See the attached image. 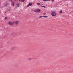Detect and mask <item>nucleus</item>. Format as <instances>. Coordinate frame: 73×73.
<instances>
[{"label":"nucleus","mask_w":73,"mask_h":73,"mask_svg":"<svg viewBox=\"0 0 73 73\" xmlns=\"http://www.w3.org/2000/svg\"><path fill=\"white\" fill-rule=\"evenodd\" d=\"M72 1H73V0H72Z\"/></svg>","instance_id":"5701e85b"},{"label":"nucleus","mask_w":73,"mask_h":73,"mask_svg":"<svg viewBox=\"0 0 73 73\" xmlns=\"http://www.w3.org/2000/svg\"><path fill=\"white\" fill-rule=\"evenodd\" d=\"M34 12H40V9H35L34 10Z\"/></svg>","instance_id":"f03ea898"},{"label":"nucleus","mask_w":73,"mask_h":73,"mask_svg":"<svg viewBox=\"0 0 73 73\" xmlns=\"http://www.w3.org/2000/svg\"><path fill=\"white\" fill-rule=\"evenodd\" d=\"M41 17H43V16H40L39 17V18H41Z\"/></svg>","instance_id":"ddd939ff"},{"label":"nucleus","mask_w":73,"mask_h":73,"mask_svg":"<svg viewBox=\"0 0 73 73\" xmlns=\"http://www.w3.org/2000/svg\"><path fill=\"white\" fill-rule=\"evenodd\" d=\"M13 0H9V1H11L12 2V1Z\"/></svg>","instance_id":"a211bd4d"},{"label":"nucleus","mask_w":73,"mask_h":73,"mask_svg":"<svg viewBox=\"0 0 73 73\" xmlns=\"http://www.w3.org/2000/svg\"><path fill=\"white\" fill-rule=\"evenodd\" d=\"M62 13V10H61L60 11V13Z\"/></svg>","instance_id":"1a4fd4ad"},{"label":"nucleus","mask_w":73,"mask_h":73,"mask_svg":"<svg viewBox=\"0 0 73 73\" xmlns=\"http://www.w3.org/2000/svg\"><path fill=\"white\" fill-rule=\"evenodd\" d=\"M44 1H48V0H43Z\"/></svg>","instance_id":"4468645a"},{"label":"nucleus","mask_w":73,"mask_h":73,"mask_svg":"<svg viewBox=\"0 0 73 73\" xmlns=\"http://www.w3.org/2000/svg\"><path fill=\"white\" fill-rule=\"evenodd\" d=\"M40 3H37V5H40Z\"/></svg>","instance_id":"f3484780"},{"label":"nucleus","mask_w":73,"mask_h":73,"mask_svg":"<svg viewBox=\"0 0 73 73\" xmlns=\"http://www.w3.org/2000/svg\"><path fill=\"white\" fill-rule=\"evenodd\" d=\"M20 6V4H17V7H19Z\"/></svg>","instance_id":"423d86ee"},{"label":"nucleus","mask_w":73,"mask_h":73,"mask_svg":"<svg viewBox=\"0 0 73 73\" xmlns=\"http://www.w3.org/2000/svg\"><path fill=\"white\" fill-rule=\"evenodd\" d=\"M43 15H46V13H43Z\"/></svg>","instance_id":"aec40b11"},{"label":"nucleus","mask_w":73,"mask_h":73,"mask_svg":"<svg viewBox=\"0 0 73 73\" xmlns=\"http://www.w3.org/2000/svg\"><path fill=\"white\" fill-rule=\"evenodd\" d=\"M41 7H42V8H46V6H42Z\"/></svg>","instance_id":"6e6552de"},{"label":"nucleus","mask_w":73,"mask_h":73,"mask_svg":"<svg viewBox=\"0 0 73 73\" xmlns=\"http://www.w3.org/2000/svg\"><path fill=\"white\" fill-rule=\"evenodd\" d=\"M54 0H52V3H53V2H54Z\"/></svg>","instance_id":"dca6fc26"},{"label":"nucleus","mask_w":73,"mask_h":73,"mask_svg":"<svg viewBox=\"0 0 73 73\" xmlns=\"http://www.w3.org/2000/svg\"><path fill=\"white\" fill-rule=\"evenodd\" d=\"M5 13H6V12H5Z\"/></svg>","instance_id":"4be33fe9"},{"label":"nucleus","mask_w":73,"mask_h":73,"mask_svg":"<svg viewBox=\"0 0 73 73\" xmlns=\"http://www.w3.org/2000/svg\"><path fill=\"white\" fill-rule=\"evenodd\" d=\"M28 59L29 61H30V60H32V59H33V58H28Z\"/></svg>","instance_id":"20e7f679"},{"label":"nucleus","mask_w":73,"mask_h":73,"mask_svg":"<svg viewBox=\"0 0 73 73\" xmlns=\"http://www.w3.org/2000/svg\"><path fill=\"white\" fill-rule=\"evenodd\" d=\"M4 6H7L8 5L7 4H5L4 5Z\"/></svg>","instance_id":"f8f14e48"},{"label":"nucleus","mask_w":73,"mask_h":73,"mask_svg":"<svg viewBox=\"0 0 73 73\" xmlns=\"http://www.w3.org/2000/svg\"><path fill=\"white\" fill-rule=\"evenodd\" d=\"M19 22V21H15V22H8V24L9 25H13L14 23H15L17 25V24H18V23Z\"/></svg>","instance_id":"f257e3e1"},{"label":"nucleus","mask_w":73,"mask_h":73,"mask_svg":"<svg viewBox=\"0 0 73 73\" xmlns=\"http://www.w3.org/2000/svg\"><path fill=\"white\" fill-rule=\"evenodd\" d=\"M7 18L5 17V20H7Z\"/></svg>","instance_id":"2eb2a0df"},{"label":"nucleus","mask_w":73,"mask_h":73,"mask_svg":"<svg viewBox=\"0 0 73 73\" xmlns=\"http://www.w3.org/2000/svg\"><path fill=\"white\" fill-rule=\"evenodd\" d=\"M48 17L47 16H43V17H44V18H46V17Z\"/></svg>","instance_id":"9b49d317"},{"label":"nucleus","mask_w":73,"mask_h":73,"mask_svg":"<svg viewBox=\"0 0 73 73\" xmlns=\"http://www.w3.org/2000/svg\"><path fill=\"white\" fill-rule=\"evenodd\" d=\"M12 3L13 4V6H14V2H12Z\"/></svg>","instance_id":"9d476101"},{"label":"nucleus","mask_w":73,"mask_h":73,"mask_svg":"<svg viewBox=\"0 0 73 73\" xmlns=\"http://www.w3.org/2000/svg\"><path fill=\"white\" fill-rule=\"evenodd\" d=\"M50 0H48V1H50Z\"/></svg>","instance_id":"412c9836"},{"label":"nucleus","mask_w":73,"mask_h":73,"mask_svg":"<svg viewBox=\"0 0 73 73\" xmlns=\"http://www.w3.org/2000/svg\"><path fill=\"white\" fill-rule=\"evenodd\" d=\"M29 5L28 4V5L27 6V7H29Z\"/></svg>","instance_id":"6ab92c4d"},{"label":"nucleus","mask_w":73,"mask_h":73,"mask_svg":"<svg viewBox=\"0 0 73 73\" xmlns=\"http://www.w3.org/2000/svg\"><path fill=\"white\" fill-rule=\"evenodd\" d=\"M28 5L29 6H31L32 5V3H29Z\"/></svg>","instance_id":"0eeeda50"},{"label":"nucleus","mask_w":73,"mask_h":73,"mask_svg":"<svg viewBox=\"0 0 73 73\" xmlns=\"http://www.w3.org/2000/svg\"><path fill=\"white\" fill-rule=\"evenodd\" d=\"M51 15L53 16H56L57 13L55 12H52L51 13Z\"/></svg>","instance_id":"7ed1b4c3"},{"label":"nucleus","mask_w":73,"mask_h":73,"mask_svg":"<svg viewBox=\"0 0 73 73\" xmlns=\"http://www.w3.org/2000/svg\"><path fill=\"white\" fill-rule=\"evenodd\" d=\"M19 1H21L22 2H24V0H19Z\"/></svg>","instance_id":"39448f33"}]
</instances>
